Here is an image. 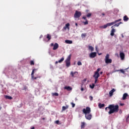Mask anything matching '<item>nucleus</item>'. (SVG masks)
Wrapping results in <instances>:
<instances>
[{
    "label": "nucleus",
    "instance_id": "obj_25",
    "mask_svg": "<svg viewBox=\"0 0 129 129\" xmlns=\"http://www.w3.org/2000/svg\"><path fill=\"white\" fill-rule=\"evenodd\" d=\"M52 96H59V94L58 93H52Z\"/></svg>",
    "mask_w": 129,
    "mask_h": 129
},
{
    "label": "nucleus",
    "instance_id": "obj_13",
    "mask_svg": "<svg viewBox=\"0 0 129 129\" xmlns=\"http://www.w3.org/2000/svg\"><path fill=\"white\" fill-rule=\"evenodd\" d=\"M57 48H59V44H58L57 43H55L53 45V50H57Z\"/></svg>",
    "mask_w": 129,
    "mask_h": 129
},
{
    "label": "nucleus",
    "instance_id": "obj_20",
    "mask_svg": "<svg viewBox=\"0 0 129 129\" xmlns=\"http://www.w3.org/2000/svg\"><path fill=\"white\" fill-rule=\"evenodd\" d=\"M65 43L66 44H72V43H73V42L72 41V40H65Z\"/></svg>",
    "mask_w": 129,
    "mask_h": 129
},
{
    "label": "nucleus",
    "instance_id": "obj_35",
    "mask_svg": "<svg viewBox=\"0 0 129 129\" xmlns=\"http://www.w3.org/2000/svg\"><path fill=\"white\" fill-rule=\"evenodd\" d=\"M84 25H88V20H86L85 22H83Z\"/></svg>",
    "mask_w": 129,
    "mask_h": 129
},
{
    "label": "nucleus",
    "instance_id": "obj_45",
    "mask_svg": "<svg viewBox=\"0 0 129 129\" xmlns=\"http://www.w3.org/2000/svg\"><path fill=\"white\" fill-rule=\"evenodd\" d=\"M95 49H96V51H97L98 52V50H98L97 46H96V47H95Z\"/></svg>",
    "mask_w": 129,
    "mask_h": 129
},
{
    "label": "nucleus",
    "instance_id": "obj_26",
    "mask_svg": "<svg viewBox=\"0 0 129 129\" xmlns=\"http://www.w3.org/2000/svg\"><path fill=\"white\" fill-rule=\"evenodd\" d=\"M85 125V123L84 122H82L81 123V128H84Z\"/></svg>",
    "mask_w": 129,
    "mask_h": 129
},
{
    "label": "nucleus",
    "instance_id": "obj_32",
    "mask_svg": "<svg viewBox=\"0 0 129 129\" xmlns=\"http://www.w3.org/2000/svg\"><path fill=\"white\" fill-rule=\"evenodd\" d=\"M77 64L78 65V66H81V65H82V63L81 62V61H78Z\"/></svg>",
    "mask_w": 129,
    "mask_h": 129
},
{
    "label": "nucleus",
    "instance_id": "obj_29",
    "mask_svg": "<svg viewBox=\"0 0 129 129\" xmlns=\"http://www.w3.org/2000/svg\"><path fill=\"white\" fill-rule=\"evenodd\" d=\"M64 61V57H62L60 59L58 60V63H62Z\"/></svg>",
    "mask_w": 129,
    "mask_h": 129
},
{
    "label": "nucleus",
    "instance_id": "obj_34",
    "mask_svg": "<svg viewBox=\"0 0 129 129\" xmlns=\"http://www.w3.org/2000/svg\"><path fill=\"white\" fill-rule=\"evenodd\" d=\"M37 78H41V77L40 76L36 77H33V78H32V79H33V80H36V79H37Z\"/></svg>",
    "mask_w": 129,
    "mask_h": 129
},
{
    "label": "nucleus",
    "instance_id": "obj_24",
    "mask_svg": "<svg viewBox=\"0 0 129 129\" xmlns=\"http://www.w3.org/2000/svg\"><path fill=\"white\" fill-rule=\"evenodd\" d=\"M104 104L100 103L99 104V108H102V107H104Z\"/></svg>",
    "mask_w": 129,
    "mask_h": 129
},
{
    "label": "nucleus",
    "instance_id": "obj_47",
    "mask_svg": "<svg viewBox=\"0 0 129 129\" xmlns=\"http://www.w3.org/2000/svg\"><path fill=\"white\" fill-rule=\"evenodd\" d=\"M58 63H59V62L56 61H55V64H58Z\"/></svg>",
    "mask_w": 129,
    "mask_h": 129
},
{
    "label": "nucleus",
    "instance_id": "obj_57",
    "mask_svg": "<svg viewBox=\"0 0 129 129\" xmlns=\"http://www.w3.org/2000/svg\"><path fill=\"white\" fill-rule=\"evenodd\" d=\"M127 69H129V67Z\"/></svg>",
    "mask_w": 129,
    "mask_h": 129
},
{
    "label": "nucleus",
    "instance_id": "obj_43",
    "mask_svg": "<svg viewBox=\"0 0 129 129\" xmlns=\"http://www.w3.org/2000/svg\"><path fill=\"white\" fill-rule=\"evenodd\" d=\"M86 81H87V79H85L84 80H83L82 82V83H83V82H86Z\"/></svg>",
    "mask_w": 129,
    "mask_h": 129
},
{
    "label": "nucleus",
    "instance_id": "obj_33",
    "mask_svg": "<svg viewBox=\"0 0 129 129\" xmlns=\"http://www.w3.org/2000/svg\"><path fill=\"white\" fill-rule=\"evenodd\" d=\"M100 70H101V69L100 68H98L97 69V71L96 72H95V73H99V71H100Z\"/></svg>",
    "mask_w": 129,
    "mask_h": 129
},
{
    "label": "nucleus",
    "instance_id": "obj_1",
    "mask_svg": "<svg viewBox=\"0 0 129 129\" xmlns=\"http://www.w3.org/2000/svg\"><path fill=\"white\" fill-rule=\"evenodd\" d=\"M118 108L119 106L118 105H114L113 104H111L108 106V107H106L105 108L106 111H108V109L110 110L108 111V113L109 114H112V113L118 112Z\"/></svg>",
    "mask_w": 129,
    "mask_h": 129
},
{
    "label": "nucleus",
    "instance_id": "obj_44",
    "mask_svg": "<svg viewBox=\"0 0 129 129\" xmlns=\"http://www.w3.org/2000/svg\"><path fill=\"white\" fill-rule=\"evenodd\" d=\"M54 43H51L50 44V46H51V47H52L53 46H54Z\"/></svg>",
    "mask_w": 129,
    "mask_h": 129
},
{
    "label": "nucleus",
    "instance_id": "obj_16",
    "mask_svg": "<svg viewBox=\"0 0 129 129\" xmlns=\"http://www.w3.org/2000/svg\"><path fill=\"white\" fill-rule=\"evenodd\" d=\"M120 57L121 60H123L124 59V53L123 52H120Z\"/></svg>",
    "mask_w": 129,
    "mask_h": 129
},
{
    "label": "nucleus",
    "instance_id": "obj_17",
    "mask_svg": "<svg viewBox=\"0 0 129 129\" xmlns=\"http://www.w3.org/2000/svg\"><path fill=\"white\" fill-rule=\"evenodd\" d=\"M69 108V106L66 105V106H63L62 107V111H64L66 110V109H68Z\"/></svg>",
    "mask_w": 129,
    "mask_h": 129
},
{
    "label": "nucleus",
    "instance_id": "obj_6",
    "mask_svg": "<svg viewBox=\"0 0 129 129\" xmlns=\"http://www.w3.org/2000/svg\"><path fill=\"white\" fill-rule=\"evenodd\" d=\"M82 14H81V12L80 11H76L75 13L74 14V18L75 19H78L80 17H81Z\"/></svg>",
    "mask_w": 129,
    "mask_h": 129
},
{
    "label": "nucleus",
    "instance_id": "obj_21",
    "mask_svg": "<svg viewBox=\"0 0 129 129\" xmlns=\"http://www.w3.org/2000/svg\"><path fill=\"white\" fill-rule=\"evenodd\" d=\"M123 21L124 22H127L128 21V17L126 15L123 17Z\"/></svg>",
    "mask_w": 129,
    "mask_h": 129
},
{
    "label": "nucleus",
    "instance_id": "obj_53",
    "mask_svg": "<svg viewBox=\"0 0 129 129\" xmlns=\"http://www.w3.org/2000/svg\"><path fill=\"white\" fill-rule=\"evenodd\" d=\"M31 129H35V127H32Z\"/></svg>",
    "mask_w": 129,
    "mask_h": 129
},
{
    "label": "nucleus",
    "instance_id": "obj_5",
    "mask_svg": "<svg viewBox=\"0 0 129 129\" xmlns=\"http://www.w3.org/2000/svg\"><path fill=\"white\" fill-rule=\"evenodd\" d=\"M105 62L106 64H109L110 63H112V59H109V54H107L105 58Z\"/></svg>",
    "mask_w": 129,
    "mask_h": 129
},
{
    "label": "nucleus",
    "instance_id": "obj_2",
    "mask_svg": "<svg viewBox=\"0 0 129 129\" xmlns=\"http://www.w3.org/2000/svg\"><path fill=\"white\" fill-rule=\"evenodd\" d=\"M83 113L85 114V118L86 119L90 120V119L92 118V115L90 114V112H91V109H90V107H87L86 109H83Z\"/></svg>",
    "mask_w": 129,
    "mask_h": 129
},
{
    "label": "nucleus",
    "instance_id": "obj_30",
    "mask_svg": "<svg viewBox=\"0 0 129 129\" xmlns=\"http://www.w3.org/2000/svg\"><path fill=\"white\" fill-rule=\"evenodd\" d=\"M95 86V85H94V84H92V85H90V87L91 88H92V89H93V88H94Z\"/></svg>",
    "mask_w": 129,
    "mask_h": 129
},
{
    "label": "nucleus",
    "instance_id": "obj_36",
    "mask_svg": "<svg viewBox=\"0 0 129 129\" xmlns=\"http://www.w3.org/2000/svg\"><path fill=\"white\" fill-rule=\"evenodd\" d=\"M30 65H35V62H34V60L30 61Z\"/></svg>",
    "mask_w": 129,
    "mask_h": 129
},
{
    "label": "nucleus",
    "instance_id": "obj_51",
    "mask_svg": "<svg viewBox=\"0 0 129 129\" xmlns=\"http://www.w3.org/2000/svg\"><path fill=\"white\" fill-rule=\"evenodd\" d=\"M102 73H103V72H101L100 73V74L102 75Z\"/></svg>",
    "mask_w": 129,
    "mask_h": 129
},
{
    "label": "nucleus",
    "instance_id": "obj_52",
    "mask_svg": "<svg viewBox=\"0 0 129 129\" xmlns=\"http://www.w3.org/2000/svg\"><path fill=\"white\" fill-rule=\"evenodd\" d=\"M40 38H43V35H41L40 36Z\"/></svg>",
    "mask_w": 129,
    "mask_h": 129
},
{
    "label": "nucleus",
    "instance_id": "obj_50",
    "mask_svg": "<svg viewBox=\"0 0 129 129\" xmlns=\"http://www.w3.org/2000/svg\"><path fill=\"white\" fill-rule=\"evenodd\" d=\"M2 108H3V107L2 106H0V110H2Z\"/></svg>",
    "mask_w": 129,
    "mask_h": 129
},
{
    "label": "nucleus",
    "instance_id": "obj_40",
    "mask_svg": "<svg viewBox=\"0 0 129 129\" xmlns=\"http://www.w3.org/2000/svg\"><path fill=\"white\" fill-rule=\"evenodd\" d=\"M82 19L85 20V21H87V19H86V16H84L82 17Z\"/></svg>",
    "mask_w": 129,
    "mask_h": 129
},
{
    "label": "nucleus",
    "instance_id": "obj_54",
    "mask_svg": "<svg viewBox=\"0 0 129 129\" xmlns=\"http://www.w3.org/2000/svg\"><path fill=\"white\" fill-rule=\"evenodd\" d=\"M76 26H78V24L77 23L75 24Z\"/></svg>",
    "mask_w": 129,
    "mask_h": 129
},
{
    "label": "nucleus",
    "instance_id": "obj_37",
    "mask_svg": "<svg viewBox=\"0 0 129 129\" xmlns=\"http://www.w3.org/2000/svg\"><path fill=\"white\" fill-rule=\"evenodd\" d=\"M117 71H120L121 73H122L123 74H124L125 72L123 70H118Z\"/></svg>",
    "mask_w": 129,
    "mask_h": 129
},
{
    "label": "nucleus",
    "instance_id": "obj_39",
    "mask_svg": "<svg viewBox=\"0 0 129 129\" xmlns=\"http://www.w3.org/2000/svg\"><path fill=\"white\" fill-rule=\"evenodd\" d=\"M89 99L91 100V101H92V100H93V97H92V96H90L89 97Z\"/></svg>",
    "mask_w": 129,
    "mask_h": 129
},
{
    "label": "nucleus",
    "instance_id": "obj_49",
    "mask_svg": "<svg viewBox=\"0 0 129 129\" xmlns=\"http://www.w3.org/2000/svg\"><path fill=\"white\" fill-rule=\"evenodd\" d=\"M120 105H121V106H122V105H124V104H120Z\"/></svg>",
    "mask_w": 129,
    "mask_h": 129
},
{
    "label": "nucleus",
    "instance_id": "obj_4",
    "mask_svg": "<svg viewBox=\"0 0 129 129\" xmlns=\"http://www.w3.org/2000/svg\"><path fill=\"white\" fill-rule=\"evenodd\" d=\"M71 60V54H70L67 58L66 60H65L66 66L67 67H70V66H71V62H70Z\"/></svg>",
    "mask_w": 129,
    "mask_h": 129
},
{
    "label": "nucleus",
    "instance_id": "obj_10",
    "mask_svg": "<svg viewBox=\"0 0 129 129\" xmlns=\"http://www.w3.org/2000/svg\"><path fill=\"white\" fill-rule=\"evenodd\" d=\"M70 24L69 23H67L66 24L65 26L63 27V29L64 30H68V31H70Z\"/></svg>",
    "mask_w": 129,
    "mask_h": 129
},
{
    "label": "nucleus",
    "instance_id": "obj_19",
    "mask_svg": "<svg viewBox=\"0 0 129 129\" xmlns=\"http://www.w3.org/2000/svg\"><path fill=\"white\" fill-rule=\"evenodd\" d=\"M35 70H38L37 69H34L32 70L31 73V78H34V74L35 73Z\"/></svg>",
    "mask_w": 129,
    "mask_h": 129
},
{
    "label": "nucleus",
    "instance_id": "obj_8",
    "mask_svg": "<svg viewBox=\"0 0 129 129\" xmlns=\"http://www.w3.org/2000/svg\"><path fill=\"white\" fill-rule=\"evenodd\" d=\"M97 53L95 52H91L89 54V56L90 58H95L96 57Z\"/></svg>",
    "mask_w": 129,
    "mask_h": 129
},
{
    "label": "nucleus",
    "instance_id": "obj_22",
    "mask_svg": "<svg viewBox=\"0 0 129 129\" xmlns=\"http://www.w3.org/2000/svg\"><path fill=\"white\" fill-rule=\"evenodd\" d=\"M89 50L90 51H91V52H93V51H94V47H93L92 46H89L88 47Z\"/></svg>",
    "mask_w": 129,
    "mask_h": 129
},
{
    "label": "nucleus",
    "instance_id": "obj_11",
    "mask_svg": "<svg viewBox=\"0 0 129 129\" xmlns=\"http://www.w3.org/2000/svg\"><path fill=\"white\" fill-rule=\"evenodd\" d=\"M100 76V75L99 74V73H95L94 75L93 76V77H94L95 79H98V78Z\"/></svg>",
    "mask_w": 129,
    "mask_h": 129
},
{
    "label": "nucleus",
    "instance_id": "obj_9",
    "mask_svg": "<svg viewBox=\"0 0 129 129\" xmlns=\"http://www.w3.org/2000/svg\"><path fill=\"white\" fill-rule=\"evenodd\" d=\"M51 38H52V36H51L50 34H47L46 35V39H47V40L44 39L43 41H44L45 42H48V41H50V40H51Z\"/></svg>",
    "mask_w": 129,
    "mask_h": 129
},
{
    "label": "nucleus",
    "instance_id": "obj_18",
    "mask_svg": "<svg viewBox=\"0 0 129 129\" xmlns=\"http://www.w3.org/2000/svg\"><path fill=\"white\" fill-rule=\"evenodd\" d=\"M115 91V90L114 89H112L111 91H110L109 94L110 96H111L112 95H113V92Z\"/></svg>",
    "mask_w": 129,
    "mask_h": 129
},
{
    "label": "nucleus",
    "instance_id": "obj_46",
    "mask_svg": "<svg viewBox=\"0 0 129 129\" xmlns=\"http://www.w3.org/2000/svg\"><path fill=\"white\" fill-rule=\"evenodd\" d=\"M81 91H83V90H84V88L82 87L81 89Z\"/></svg>",
    "mask_w": 129,
    "mask_h": 129
},
{
    "label": "nucleus",
    "instance_id": "obj_27",
    "mask_svg": "<svg viewBox=\"0 0 129 129\" xmlns=\"http://www.w3.org/2000/svg\"><path fill=\"white\" fill-rule=\"evenodd\" d=\"M86 36H87V34H86V33H83V34H82V35H81L82 38H85V37H86Z\"/></svg>",
    "mask_w": 129,
    "mask_h": 129
},
{
    "label": "nucleus",
    "instance_id": "obj_3",
    "mask_svg": "<svg viewBox=\"0 0 129 129\" xmlns=\"http://www.w3.org/2000/svg\"><path fill=\"white\" fill-rule=\"evenodd\" d=\"M121 24H122V22H120L118 23L115 24L113 26L111 27V33L110 35L112 36H114V33H115V29L113 28L114 27H119V25H121Z\"/></svg>",
    "mask_w": 129,
    "mask_h": 129
},
{
    "label": "nucleus",
    "instance_id": "obj_31",
    "mask_svg": "<svg viewBox=\"0 0 129 129\" xmlns=\"http://www.w3.org/2000/svg\"><path fill=\"white\" fill-rule=\"evenodd\" d=\"M92 15V14H91V13H88L86 17H87V18H90V17H91Z\"/></svg>",
    "mask_w": 129,
    "mask_h": 129
},
{
    "label": "nucleus",
    "instance_id": "obj_38",
    "mask_svg": "<svg viewBox=\"0 0 129 129\" xmlns=\"http://www.w3.org/2000/svg\"><path fill=\"white\" fill-rule=\"evenodd\" d=\"M55 123H56V124H59V123H60V121H59V120H56V121H55Z\"/></svg>",
    "mask_w": 129,
    "mask_h": 129
},
{
    "label": "nucleus",
    "instance_id": "obj_56",
    "mask_svg": "<svg viewBox=\"0 0 129 129\" xmlns=\"http://www.w3.org/2000/svg\"><path fill=\"white\" fill-rule=\"evenodd\" d=\"M43 120H44L45 118H42Z\"/></svg>",
    "mask_w": 129,
    "mask_h": 129
},
{
    "label": "nucleus",
    "instance_id": "obj_14",
    "mask_svg": "<svg viewBox=\"0 0 129 129\" xmlns=\"http://www.w3.org/2000/svg\"><path fill=\"white\" fill-rule=\"evenodd\" d=\"M127 96H128V94H127V93H125L124 94H123V97H122V100H125Z\"/></svg>",
    "mask_w": 129,
    "mask_h": 129
},
{
    "label": "nucleus",
    "instance_id": "obj_7",
    "mask_svg": "<svg viewBox=\"0 0 129 129\" xmlns=\"http://www.w3.org/2000/svg\"><path fill=\"white\" fill-rule=\"evenodd\" d=\"M112 25H113V23H112V22L107 23L106 24L102 26V28H103V29H106L107 27H110V26H112Z\"/></svg>",
    "mask_w": 129,
    "mask_h": 129
},
{
    "label": "nucleus",
    "instance_id": "obj_28",
    "mask_svg": "<svg viewBox=\"0 0 129 129\" xmlns=\"http://www.w3.org/2000/svg\"><path fill=\"white\" fill-rule=\"evenodd\" d=\"M6 98H7V99H13V97L8 95L6 96Z\"/></svg>",
    "mask_w": 129,
    "mask_h": 129
},
{
    "label": "nucleus",
    "instance_id": "obj_12",
    "mask_svg": "<svg viewBox=\"0 0 129 129\" xmlns=\"http://www.w3.org/2000/svg\"><path fill=\"white\" fill-rule=\"evenodd\" d=\"M76 74H78V72H71V75L72 76V77H76Z\"/></svg>",
    "mask_w": 129,
    "mask_h": 129
},
{
    "label": "nucleus",
    "instance_id": "obj_15",
    "mask_svg": "<svg viewBox=\"0 0 129 129\" xmlns=\"http://www.w3.org/2000/svg\"><path fill=\"white\" fill-rule=\"evenodd\" d=\"M64 89L68 90V91H71L72 90V88L70 86H66L64 87Z\"/></svg>",
    "mask_w": 129,
    "mask_h": 129
},
{
    "label": "nucleus",
    "instance_id": "obj_23",
    "mask_svg": "<svg viewBox=\"0 0 129 129\" xmlns=\"http://www.w3.org/2000/svg\"><path fill=\"white\" fill-rule=\"evenodd\" d=\"M121 21V19H119L118 20H115L114 22H112L113 25L114 24H116V23H118V22H120Z\"/></svg>",
    "mask_w": 129,
    "mask_h": 129
},
{
    "label": "nucleus",
    "instance_id": "obj_58",
    "mask_svg": "<svg viewBox=\"0 0 129 129\" xmlns=\"http://www.w3.org/2000/svg\"><path fill=\"white\" fill-rule=\"evenodd\" d=\"M37 70H35V71H37Z\"/></svg>",
    "mask_w": 129,
    "mask_h": 129
},
{
    "label": "nucleus",
    "instance_id": "obj_48",
    "mask_svg": "<svg viewBox=\"0 0 129 129\" xmlns=\"http://www.w3.org/2000/svg\"><path fill=\"white\" fill-rule=\"evenodd\" d=\"M102 16H105V14H104V13H102Z\"/></svg>",
    "mask_w": 129,
    "mask_h": 129
},
{
    "label": "nucleus",
    "instance_id": "obj_55",
    "mask_svg": "<svg viewBox=\"0 0 129 129\" xmlns=\"http://www.w3.org/2000/svg\"><path fill=\"white\" fill-rule=\"evenodd\" d=\"M102 53H99L98 55L100 56Z\"/></svg>",
    "mask_w": 129,
    "mask_h": 129
},
{
    "label": "nucleus",
    "instance_id": "obj_42",
    "mask_svg": "<svg viewBox=\"0 0 129 129\" xmlns=\"http://www.w3.org/2000/svg\"><path fill=\"white\" fill-rule=\"evenodd\" d=\"M71 105H72V107H75V104L74 103H71Z\"/></svg>",
    "mask_w": 129,
    "mask_h": 129
},
{
    "label": "nucleus",
    "instance_id": "obj_41",
    "mask_svg": "<svg viewBox=\"0 0 129 129\" xmlns=\"http://www.w3.org/2000/svg\"><path fill=\"white\" fill-rule=\"evenodd\" d=\"M97 81H98V79H95V84H96V83H97Z\"/></svg>",
    "mask_w": 129,
    "mask_h": 129
}]
</instances>
